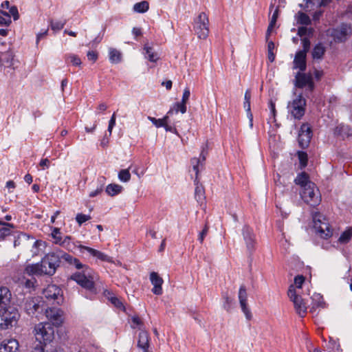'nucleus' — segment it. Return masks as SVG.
<instances>
[{
	"label": "nucleus",
	"mask_w": 352,
	"mask_h": 352,
	"mask_svg": "<svg viewBox=\"0 0 352 352\" xmlns=\"http://www.w3.org/2000/svg\"><path fill=\"white\" fill-rule=\"evenodd\" d=\"M306 57L307 54H305V52H297L293 61V68L299 69L300 71L304 72L307 67Z\"/></svg>",
	"instance_id": "nucleus-20"
},
{
	"label": "nucleus",
	"mask_w": 352,
	"mask_h": 352,
	"mask_svg": "<svg viewBox=\"0 0 352 352\" xmlns=\"http://www.w3.org/2000/svg\"><path fill=\"white\" fill-rule=\"evenodd\" d=\"M238 298L243 313L244 314L246 319L250 320L252 318V314L247 304L248 293L247 289L244 285H241L240 287Z\"/></svg>",
	"instance_id": "nucleus-12"
},
{
	"label": "nucleus",
	"mask_w": 352,
	"mask_h": 352,
	"mask_svg": "<svg viewBox=\"0 0 352 352\" xmlns=\"http://www.w3.org/2000/svg\"><path fill=\"white\" fill-rule=\"evenodd\" d=\"M295 85L299 88L307 87L311 91L314 88L311 75L301 72H298L295 76Z\"/></svg>",
	"instance_id": "nucleus-14"
},
{
	"label": "nucleus",
	"mask_w": 352,
	"mask_h": 352,
	"mask_svg": "<svg viewBox=\"0 0 352 352\" xmlns=\"http://www.w3.org/2000/svg\"><path fill=\"white\" fill-rule=\"evenodd\" d=\"M138 346L140 352H151L149 350V337L146 331L142 330L138 336Z\"/></svg>",
	"instance_id": "nucleus-18"
},
{
	"label": "nucleus",
	"mask_w": 352,
	"mask_h": 352,
	"mask_svg": "<svg viewBox=\"0 0 352 352\" xmlns=\"http://www.w3.org/2000/svg\"><path fill=\"white\" fill-rule=\"evenodd\" d=\"M0 316L3 321L0 323V329H7L16 323L19 318V314L15 307L9 305L6 306V308L0 309Z\"/></svg>",
	"instance_id": "nucleus-5"
},
{
	"label": "nucleus",
	"mask_w": 352,
	"mask_h": 352,
	"mask_svg": "<svg viewBox=\"0 0 352 352\" xmlns=\"http://www.w3.org/2000/svg\"><path fill=\"white\" fill-rule=\"evenodd\" d=\"M352 236V229L348 228L346 230H345L344 232L342 233L340 235L338 241L342 243H348Z\"/></svg>",
	"instance_id": "nucleus-41"
},
{
	"label": "nucleus",
	"mask_w": 352,
	"mask_h": 352,
	"mask_svg": "<svg viewBox=\"0 0 352 352\" xmlns=\"http://www.w3.org/2000/svg\"><path fill=\"white\" fill-rule=\"evenodd\" d=\"M190 91L189 88L188 87L185 88L184 90V93H183V96H182V98L181 101H182L185 103H187V102L190 98Z\"/></svg>",
	"instance_id": "nucleus-60"
},
{
	"label": "nucleus",
	"mask_w": 352,
	"mask_h": 352,
	"mask_svg": "<svg viewBox=\"0 0 352 352\" xmlns=\"http://www.w3.org/2000/svg\"><path fill=\"white\" fill-rule=\"evenodd\" d=\"M11 293L6 287H0V307L1 309L8 306L10 302Z\"/></svg>",
	"instance_id": "nucleus-22"
},
{
	"label": "nucleus",
	"mask_w": 352,
	"mask_h": 352,
	"mask_svg": "<svg viewBox=\"0 0 352 352\" xmlns=\"http://www.w3.org/2000/svg\"><path fill=\"white\" fill-rule=\"evenodd\" d=\"M298 159L302 167H305L307 164V155L305 152L299 151L298 153Z\"/></svg>",
	"instance_id": "nucleus-52"
},
{
	"label": "nucleus",
	"mask_w": 352,
	"mask_h": 352,
	"mask_svg": "<svg viewBox=\"0 0 352 352\" xmlns=\"http://www.w3.org/2000/svg\"><path fill=\"white\" fill-rule=\"evenodd\" d=\"M145 50V58L148 59L151 62H156L159 59L157 54L153 50V49L146 45L144 47Z\"/></svg>",
	"instance_id": "nucleus-30"
},
{
	"label": "nucleus",
	"mask_w": 352,
	"mask_h": 352,
	"mask_svg": "<svg viewBox=\"0 0 352 352\" xmlns=\"http://www.w3.org/2000/svg\"><path fill=\"white\" fill-rule=\"evenodd\" d=\"M123 187L117 184H111L106 187V192L109 196H115L122 191Z\"/></svg>",
	"instance_id": "nucleus-29"
},
{
	"label": "nucleus",
	"mask_w": 352,
	"mask_h": 352,
	"mask_svg": "<svg viewBox=\"0 0 352 352\" xmlns=\"http://www.w3.org/2000/svg\"><path fill=\"white\" fill-rule=\"evenodd\" d=\"M78 248L80 249V251L81 253H85V252H87L89 255H91L94 257H95V255L96 254L97 252L98 251L94 248H89L87 246H85V245H80L78 246Z\"/></svg>",
	"instance_id": "nucleus-48"
},
{
	"label": "nucleus",
	"mask_w": 352,
	"mask_h": 352,
	"mask_svg": "<svg viewBox=\"0 0 352 352\" xmlns=\"http://www.w3.org/2000/svg\"><path fill=\"white\" fill-rule=\"evenodd\" d=\"M116 113H113L110 120H109L108 129H107L108 132L109 133V135L111 134L113 128L114 127V126L116 124Z\"/></svg>",
	"instance_id": "nucleus-58"
},
{
	"label": "nucleus",
	"mask_w": 352,
	"mask_h": 352,
	"mask_svg": "<svg viewBox=\"0 0 352 352\" xmlns=\"http://www.w3.org/2000/svg\"><path fill=\"white\" fill-rule=\"evenodd\" d=\"M173 111V110L170 109L167 113V115L162 119H156L153 117L148 116V120H149L157 128L164 127V126L166 125V123H168V118H169L168 115L172 113Z\"/></svg>",
	"instance_id": "nucleus-27"
},
{
	"label": "nucleus",
	"mask_w": 352,
	"mask_h": 352,
	"mask_svg": "<svg viewBox=\"0 0 352 352\" xmlns=\"http://www.w3.org/2000/svg\"><path fill=\"white\" fill-rule=\"evenodd\" d=\"M306 100L302 94L295 95V98L288 103L289 113L295 118L300 120L305 114Z\"/></svg>",
	"instance_id": "nucleus-8"
},
{
	"label": "nucleus",
	"mask_w": 352,
	"mask_h": 352,
	"mask_svg": "<svg viewBox=\"0 0 352 352\" xmlns=\"http://www.w3.org/2000/svg\"><path fill=\"white\" fill-rule=\"evenodd\" d=\"M312 306L311 307V311H315L318 307H323L324 302H323V298L320 294H314L312 297Z\"/></svg>",
	"instance_id": "nucleus-28"
},
{
	"label": "nucleus",
	"mask_w": 352,
	"mask_h": 352,
	"mask_svg": "<svg viewBox=\"0 0 352 352\" xmlns=\"http://www.w3.org/2000/svg\"><path fill=\"white\" fill-rule=\"evenodd\" d=\"M64 254L60 251L57 253H49L42 258L40 263L28 265L25 272L27 274L32 275H53L59 265L60 258H63L62 255Z\"/></svg>",
	"instance_id": "nucleus-2"
},
{
	"label": "nucleus",
	"mask_w": 352,
	"mask_h": 352,
	"mask_svg": "<svg viewBox=\"0 0 352 352\" xmlns=\"http://www.w3.org/2000/svg\"><path fill=\"white\" fill-rule=\"evenodd\" d=\"M296 21L298 23L307 25L311 23V19L306 14L298 12L296 16Z\"/></svg>",
	"instance_id": "nucleus-36"
},
{
	"label": "nucleus",
	"mask_w": 352,
	"mask_h": 352,
	"mask_svg": "<svg viewBox=\"0 0 352 352\" xmlns=\"http://www.w3.org/2000/svg\"><path fill=\"white\" fill-rule=\"evenodd\" d=\"M42 302L37 298H28L24 303V309L28 314H34L38 311Z\"/></svg>",
	"instance_id": "nucleus-16"
},
{
	"label": "nucleus",
	"mask_w": 352,
	"mask_h": 352,
	"mask_svg": "<svg viewBox=\"0 0 352 352\" xmlns=\"http://www.w3.org/2000/svg\"><path fill=\"white\" fill-rule=\"evenodd\" d=\"M59 245L67 249L68 250H72L75 246V245L72 242V237L69 236H65Z\"/></svg>",
	"instance_id": "nucleus-38"
},
{
	"label": "nucleus",
	"mask_w": 352,
	"mask_h": 352,
	"mask_svg": "<svg viewBox=\"0 0 352 352\" xmlns=\"http://www.w3.org/2000/svg\"><path fill=\"white\" fill-rule=\"evenodd\" d=\"M131 326L133 329L139 328L140 329L143 326V322L138 316H134L131 318Z\"/></svg>",
	"instance_id": "nucleus-46"
},
{
	"label": "nucleus",
	"mask_w": 352,
	"mask_h": 352,
	"mask_svg": "<svg viewBox=\"0 0 352 352\" xmlns=\"http://www.w3.org/2000/svg\"><path fill=\"white\" fill-rule=\"evenodd\" d=\"M109 56L112 63H118L121 61V53L116 49L109 48Z\"/></svg>",
	"instance_id": "nucleus-34"
},
{
	"label": "nucleus",
	"mask_w": 352,
	"mask_h": 352,
	"mask_svg": "<svg viewBox=\"0 0 352 352\" xmlns=\"http://www.w3.org/2000/svg\"><path fill=\"white\" fill-rule=\"evenodd\" d=\"M109 299L111 301V302L117 308L120 309H124L122 302L116 296H111L109 298Z\"/></svg>",
	"instance_id": "nucleus-53"
},
{
	"label": "nucleus",
	"mask_w": 352,
	"mask_h": 352,
	"mask_svg": "<svg viewBox=\"0 0 352 352\" xmlns=\"http://www.w3.org/2000/svg\"><path fill=\"white\" fill-rule=\"evenodd\" d=\"M312 34V30L306 27H300L298 30V34L300 36H309Z\"/></svg>",
	"instance_id": "nucleus-54"
},
{
	"label": "nucleus",
	"mask_w": 352,
	"mask_h": 352,
	"mask_svg": "<svg viewBox=\"0 0 352 352\" xmlns=\"http://www.w3.org/2000/svg\"><path fill=\"white\" fill-rule=\"evenodd\" d=\"M9 12L10 16H12L14 20H17L19 18V14L18 12V9L16 6H12L9 8Z\"/></svg>",
	"instance_id": "nucleus-56"
},
{
	"label": "nucleus",
	"mask_w": 352,
	"mask_h": 352,
	"mask_svg": "<svg viewBox=\"0 0 352 352\" xmlns=\"http://www.w3.org/2000/svg\"><path fill=\"white\" fill-rule=\"evenodd\" d=\"M174 110L176 113L179 111L182 113H184L186 112V103L181 101L179 102H177L174 104Z\"/></svg>",
	"instance_id": "nucleus-49"
},
{
	"label": "nucleus",
	"mask_w": 352,
	"mask_h": 352,
	"mask_svg": "<svg viewBox=\"0 0 352 352\" xmlns=\"http://www.w3.org/2000/svg\"><path fill=\"white\" fill-rule=\"evenodd\" d=\"M305 281V278L302 276H297L294 278V284L298 288H300L302 283Z\"/></svg>",
	"instance_id": "nucleus-62"
},
{
	"label": "nucleus",
	"mask_w": 352,
	"mask_h": 352,
	"mask_svg": "<svg viewBox=\"0 0 352 352\" xmlns=\"http://www.w3.org/2000/svg\"><path fill=\"white\" fill-rule=\"evenodd\" d=\"M278 10L276 8L270 19V24L268 25L267 30V36H268L270 34L272 29L275 26L277 19H278Z\"/></svg>",
	"instance_id": "nucleus-37"
},
{
	"label": "nucleus",
	"mask_w": 352,
	"mask_h": 352,
	"mask_svg": "<svg viewBox=\"0 0 352 352\" xmlns=\"http://www.w3.org/2000/svg\"><path fill=\"white\" fill-rule=\"evenodd\" d=\"M314 228L318 235L323 239H328L333 234L329 221L318 212L313 213Z\"/></svg>",
	"instance_id": "nucleus-4"
},
{
	"label": "nucleus",
	"mask_w": 352,
	"mask_h": 352,
	"mask_svg": "<svg viewBox=\"0 0 352 352\" xmlns=\"http://www.w3.org/2000/svg\"><path fill=\"white\" fill-rule=\"evenodd\" d=\"M43 170L48 168L50 165V161L47 158L42 159L39 163Z\"/></svg>",
	"instance_id": "nucleus-63"
},
{
	"label": "nucleus",
	"mask_w": 352,
	"mask_h": 352,
	"mask_svg": "<svg viewBox=\"0 0 352 352\" xmlns=\"http://www.w3.org/2000/svg\"><path fill=\"white\" fill-rule=\"evenodd\" d=\"M150 280L153 285L152 289L153 293L155 295H161L162 294V285L164 283L163 279L157 272H153L150 274Z\"/></svg>",
	"instance_id": "nucleus-17"
},
{
	"label": "nucleus",
	"mask_w": 352,
	"mask_h": 352,
	"mask_svg": "<svg viewBox=\"0 0 352 352\" xmlns=\"http://www.w3.org/2000/svg\"><path fill=\"white\" fill-rule=\"evenodd\" d=\"M294 182L297 185H299L301 187V189L304 188V187H307V184L312 183L309 180L308 175L305 173H302L298 175Z\"/></svg>",
	"instance_id": "nucleus-31"
},
{
	"label": "nucleus",
	"mask_w": 352,
	"mask_h": 352,
	"mask_svg": "<svg viewBox=\"0 0 352 352\" xmlns=\"http://www.w3.org/2000/svg\"><path fill=\"white\" fill-rule=\"evenodd\" d=\"M208 231V228L207 226H206L204 228V230L199 233L198 240L202 243L204 241V239L205 236L207 235Z\"/></svg>",
	"instance_id": "nucleus-64"
},
{
	"label": "nucleus",
	"mask_w": 352,
	"mask_h": 352,
	"mask_svg": "<svg viewBox=\"0 0 352 352\" xmlns=\"http://www.w3.org/2000/svg\"><path fill=\"white\" fill-rule=\"evenodd\" d=\"M335 134L342 136L343 138L351 135V129L347 125L340 124L335 129Z\"/></svg>",
	"instance_id": "nucleus-32"
},
{
	"label": "nucleus",
	"mask_w": 352,
	"mask_h": 352,
	"mask_svg": "<svg viewBox=\"0 0 352 352\" xmlns=\"http://www.w3.org/2000/svg\"><path fill=\"white\" fill-rule=\"evenodd\" d=\"M275 47V45L274 42L270 41L267 43V52H268V59L272 63L275 59V54L274 53V50Z\"/></svg>",
	"instance_id": "nucleus-45"
},
{
	"label": "nucleus",
	"mask_w": 352,
	"mask_h": 352,
	"mask_svg": "<svg viewBox=\"0 0 352 352\" xmlns=\"http://www.w3.org/2000/svg\"><path fill=\"white\" fill-rule=\"evenodd\" d=\"M148 8L149 3L147 1L136 3L133 6V11L137 13H144L148 11Z\"/></svg>",
	"instance_id": "nucleus-35"
},
{
	"label": "nucleus",
	"mask_w": 352,
	"mask_h": 352,
	"mask_svg": "<svg viewBox=\"0 0 352 352\" xmlns=\"http://www.w3.org/2000/svg\"><path fill=\"white\" fill-rule=\"evenodd\" d=\"M19 342L15 339L2 341L0 344V352H18Z\"/></svg>",
	"instance_id": "nucleus-19"
},
{
	"label": "nucleus",
	"mask_w": 352,
	"mask_h": 352,
	"mask_svg": "<svg viewBox=\"0 0 352 352\" xmlns=\"http://www.w3.org/2000/svg\"><path fill=\"white\" fill-rule=\"evenodd\" d=\"M300 196L305 202L311 206L318 205L321 201L319 190L314 183H309L307 187L301 189Z\"/></svg>",
	"instance_id": "nucleus-7"
},
{
	"label": "nucleus",
	"mask_w": 352,
	"mask_h": 352,
	"mask_svg": "<svg viewBox=\"0 0 352 352\" xmlns=\"http://www.w3.org/2000/svg\"><path fill=\"white\" fill-rule=\"evenodd\" d=\"M3 227L0 228V239H3L6 236H9L12 233V229L14 226L11 223H2Z\"/></svg>",
	"instance_id": "nucleus-33"
},
{
	"label": "nucleus",
	"mask_w": 352,
	"mask_h": 352,
	"mask_svg": "<svg viewBox=\"0 0 352 352\" xmlns=\"http://www.w3.org/2000/svg\"><path fill=\"white\" fill-rule=\"evenodd\" d=\"M87 56L88 60L96 62L98 58V53L95 51H89Z\"/></svg>",
	"instance_id": "nucleus-61"
},
{
	"label": "nucleus",
	"mask_w": 352,
	"mask_h": 352,
	"mask_svg": "<svg viewBox=\"0 0 352 352\" xmlns=\"http://www.w3.org/2000/svg\"><path fill=\"white\" fill-rule=\"evenodd\" d=\"M326 52V48L323 44L319 43L316 44L311 52V56L314 60H321L323 58Z\"/></svg>",
	"instance_id": "nucleus-23"
},
{
	"label": "nucleus",
	"mask_w": 352,
	"mask_h": 352,
	"mask_svg": "<svg viewBox=\"0 0 352 352\" xmlns=\"http://www.w3.org/2000/svg\"><path fill=\"white\" fill-rule=\"evenodd\" d=\"M44 297L48 301H56L58 305L63 302V296L62 289L56 285H49L43 291Z\"/></svg>",
	"instance_id": "nucleus-10"
},
{
	"label": "nucleus",
	"mask_w": 352,
	"mask_h": 352,
	"mask_svg": "<svg viewBox=\"0 0 352 352\" xmlns=\"http://www.w3.org/2000/svg\"><path fill=\"white\" fill-rule=\"evenodd\" d=\"M45 314L46 318L54 326L60 327L63 323V311L57 307L47 308Z\"/></svg>",
	"instance_id": "nucleus-11"
},
{
	"label": "nucleus",
	"mask_w": 352,
	"mask_h": 352,
	"mask_svg": "<svg viewBox=\"0 0 352 352\" xmlns=\"http://www.w3.org/2000/svg\"><path fill=\"white\" fill-rule=\"evenodd\" d=\"M118 179L122 182H128L131 179L129 168L122 169L118 173Z\"/></svg>",
	"instance_id": "nucleus-43"
},
{
	"label": "nucleus",
	"mask_w": 352,
	"mask_h": 352,
	"mask_svg": "<svg viewBox=\"0 0 352 352\" xmlns=\"http://www.w3.org/2000/svg\"><path fill=\"white\" fill-rule=\"evenodd\" d=\"M288 296L293 302L296 313L300 316L304 317L307 313V304L296 292L293 285H291L288 289Z\"/></svg>",
	"instance_id": "nucleus-9"
},
{
	"label": "nucleus",
	"mask_w": 352,
	"mask_h": 352,
	"mask_svg": "<svg viewBox=\"0 0 352 352\" xmlns=\"http://www.w3.org/2000/svg\"><path fill=\"white\" fill-rule=\"evenodd\" d=\"M312 137V131L310 126L307 124H302L298 133V143L302 148H306L309 146Z\"/></svg>",
	"instance_id": "nucleus-13"
},
{
	"label": "nucleus",
	"mask_w": 352,
	"mask_h": 352,
	"mask_svg": "<svg viewBox=\"0 0 352 352\" xmlns=\"http://www.w3.org/2000/svg\"><path fill=\"white\" fill-rule=\"evenodd\" d=\"M350 32L351 28L346 24H343L338 28L328 30V34L333 37L336 41L338 42L343 41Z\"/></svg>",
	"instance_id": "nucleus-15"
},
{
	"label": "nucleus",
	"mask_w": 352,
	"mask_h": 352,
	"mask_svg": "<svg viewBox=\"0 0 352 352\" xmlns=\"http://www.w3.org/2000/svg\"><path fill=\"white\" fill-rule=\"evenodd\" d=\"M62 256L63 259L69 265L74 266L77 270H82L81 272H78L73 274L70 278L76 281L82 287L91 292H95V275L93 270L69 254H64Z\"/></svg>",
	"instance_id": "nucleus-1"
},
{
	"label": "nucleus",
	"mask_w": 352,
	"mask_h": 352,
	"mask_svg": "<svg viewBox=\"0 0 352 352\" xmlns=\"http://www.w3.org/2000/svg\"><path fill=\"white\" fill-rule=\"evenodd\" d=\"M10 15L2 10H0V25H9L11 23Z\"/></svg>",
	"instance_id": "nucleus-42"
},
{
	"label": "nucleus",
	"mask_w": 352,
	"mask_h": 352,
	"mask_svg": "<svg viewBox=\"0 0 352 352\" xmlns=\"http://www.w3.org/2000/svg\"><path fill=\"white\" fill-rule=\"evenodd\" d=\"M34 334L37 342L47 344L54 338V329L50 322H40L34 327Z\"/></svg>",
	"instance_id": "nucleus-3"
},
{
	"label": "nucleus",
	"mask_w": 352,
	"mask_h": 352,
	"mask_svg": "<svg viewBox=\"0 0 352 352\" xmlns=\"http://www.w3.org/2000/svg\"><path fill=\"white\" fill-rule=\"evenodd\" d=\"M67 60H69L74 65L79 66L81 65L80 58L75 54H69L66 57Z\"/></svg>",
	"instance_id": "nucleus-50"
},
{
	"label": "nucleus",
	"mask_w": 352,
	"mask_h": 352,
	"mask_svg": "<svg viewBox=\"0 0 352 352\" xmlns=\"http://www.w3.org/2000/svg\"><path fill=\"white\" fill-rule=\"evenodd\" d=\"M52 237L54 239V243L57 245H60L63 237L62 236V234L60 231L59 228H54L52 232Z\"/></svg>",
	"instance_id": "nucleus-39"
},
{
	"label": "nucleus",
	"mask_w": 352,
	"mask_h": 352,
	"mask_svg": "<svg viewBox=\"0 0 352 352\" xmlns=\"http://www.w3.org/2000/svg\"><path fill=\"white\" fill-rule=\"evenodd\" d=\"M1 58L6 60V62L8 63H11L13 59V55L11 52H8L6 53H3L1 54Z\"/></svg>",
	"instance_id": "nucleus-59"
},
{
	"label": "nucleus",
	"mask_w": 352,
	"mask_h": 352,
	"mask_svg": "<svg viewBox=\"0 0 352 352\" xmlns=\"http://www.w3.org/2000/svg\"><path fill=\"white\" fill-rule=\"evenodd\" d=\"M91 218L90 215L78 213L76 217V221L79 226H81L83 223L91 219Z\"/></svg>",
	"instance_id": "nucleus-47"
},
{
	"label": "nucleus",
	"mask_w": 352,
	"mask_h": 352,
	"mask_svg": "<svg viewBox=\"0 0 352 352\" xmlns=\"http://www.w3.org/2000/svg\"><path fill=\"white\" fill-rule=\"evenodd\" d=\"M204 163L201 161L200 159L194 157L191 160V165L192 166L193 170L195 172V182H197V179H198V175H199V166H202Z\"/></svg>",
	"instance_id": "nucleus-40"
},
{
	"label": "nucleus",
	"mask_w": 352,
	"mask_h": 352,
	"mask_svg": "<svg viewBox=\"0 0 352 352\" xmlns=\"http://www.w3.org/2000/svg\"><path fill=\"white\" fill-rule=\"evenodd\" d=\"M193 30L199 39H206L209 34V19L205 12H201L194 20Z\"/></svg>",
	"instance_id": "nucleus-6"
},
{
	"label": "nucleus",
	"mask_w": 352,
	"mask_h": 352,
	"mask_svg": "<svg viewBox=\"0 0 352 352\" xmlns=\"http://www.w3.org/2000/svg\"><path fill=\"white\" fill-rule=\"evenodd\" d=\"M243 236L246 243L247 248L252 251L254 247V236L252 230L247 226L243 228Z\"/></svg>",
	"instance_id": "nucleus-21"
},
{
	"label": "nucleus",
	"mask_w": 352,
	"mask_h": 352,
	"mask_svg": "<svg viewBox=\"0 0 352 352\" xmlns=\"http://www.w3.org/2000/svg\"><path fill=\"white\" fill-rule=\"evenodd\" d=\"M116 113H113L110 120H109L108 129H107L108 132L109 133V135L111 134L113 128L114 127V126L116 124Z\"/></svg>",
	"instance_id": "nucleus-57"
},
{
	"label": "nucleus",
	"mask_w": 352,
	"mask_h": 352,
	"mask_svg": "<svg viewBox=\"0 0 352 352\" xmlns=\"http://www.w3.org/2000/svg\"><path fill=\"white\" fill-rule=\"evenodd\" d=\"M330 0H306L305 6L300 4L301 8H307L309 10H314L315 8H320L322 6H326Z\"/></svg>",
	"instance_id": "nucleus-24"
},
{
	"label": "nucleus",
	"mask_w": 352,
	"mask_h": 352,
	"mask_svg": "<svg viewBox=\"0 0 352 352\" xmlns=\"http://www.w3.org/2000/svg\"><path fill=\"white\" fill-rule=\"evenodd\" d=\"M66 23V21H50L51 29L55 32L59 31L63 28Z\"/></svg>",
	"instance_id": "nucleus-44"
},
{
	"label": "nucleus",
	"mask_w": 352,
	"mask_h": 352,
	"mask_svg": "<svg viewBox=\"0 0 352 352\" xmlns=\"http://www.w3.org/2000/svg\"><path fill=\"white\" fill-rule=\"evenodd\" d=\"M244 100H245V101H244L243 106L247 112L248 117L250 119V126L252 127L253 116H252V113H251V108H250L251 93H250V91L248 89L246 90V91L245 93Z\"/></svg>",
	"instance_id": "nucleus-25"
},
{
	"label": "nucleus",
	"mask_w": 352,
	"mask_h": 352,
	"mask_svg": "<svg viewBox=\"0 0 352 352\" xmlns=\"http://www.w3.org/2000/svg\"><path fill=\"white\" fill-rule=\"evenodd\" d=\"M302 45L303 50H300L299 52H305V54H307V52L309 50L310 47V41L308 38L304 37L302 38Z\"/></svg>",
	"instance_id": "nucleus-55"
},
{
	"label": "nucleus",
	"mask_w": 352,
	"mask_h": 352,
	"mask_svg": "<svg viewBox=\"0 0 352 352\" xmlns=\"http://www.w3.org/2000/svg\"><path fill=\"white\" fill-rule=\"evenodd\" d=\"M195 183L196 185L195 190V197L198 203L202 204L205 200L204 188L201 184H199L197 179V182L195 181Z\"/></svg>",
	"instance_id": "nucleus-26"
},
{
	"label": "nucleus",
	"mask_w": 352,
	"mask_h": 352,
	"mask_svg": "<svg viewBox=\"0 0 352 352\" xmlns=\"http://www.w3.org/2000/svg\"><path fill=\"white\" fill-rule=\"evenodd\" d=\"M95 258H98L101 261H106L109 263L112 262V258L110 256L100 251L97 252L96 254L95 255Z\"/></svg>",
	"instance_id": "nucleus-51"
}]
</instances>
